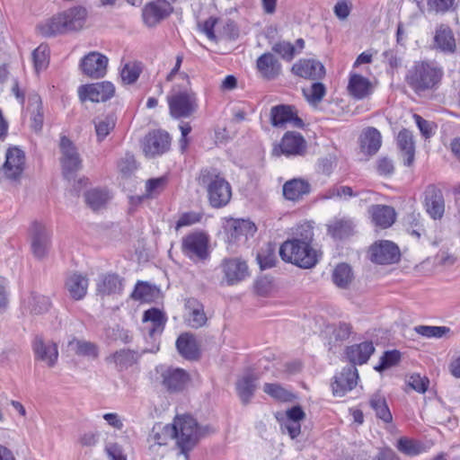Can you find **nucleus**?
I'll return each instance as SVG.
<instances>
[{
  "mask_svg": "<svg viewBox=\"0 0 460 460\" xmlns=\"http://www.w3.org/2000/svg\"><path fill=\"white\" fill-rule=\"evenodd\" d=\"M173 439L180 453L189 459V454L199 444L201 438L208 433V427L200 426L198 421L189 414L176 415L172 423Z\"/></svg>",
  "mask_w": 460,
  "mask_h": 460,
  "instance_id": "obj_1",
  "label": "nucleus"
},
{
  "mask_svg": "<svg viewBox=\"0 0 460 460\" xmlns=\"http://www.w3.org/2000/svg\"><path fill=\"white\" fill-rule=\"evenodd\" d=\"M313 237V228L306 227L305 237L284 242L279 248L282 260L304 269L314 267L318 261L319 255L311 246Z\"/></svg>",
  "mask_w": 460,
  "mask_h": 460,
  "instance_id": "obj_2",
  "label": "nucleus"
},
{
  "mask_svg": "<svg viewBox=\"0 0 460 460\" xmlns=\"http://www.w3.org/2000/svg\"><path fill=\"white\" fill-rule=\"evenodd\" d=\"M443 77V70L435 62L417 61L405 75V82L416 93L436 89Z\"/></svg>",
  "mask_w": 460,
  "mask_h": 460,
  "instance_id": "obj_3",
  "label": "nucleus"
},
{
  "mask_svg": "<svg viewBox=\"0 0 460 460\" xmlns=\"http://www.w3.org/2000/svg\"><path fill=\"white\" fill-rule=\"evenodd\" d=\"M86 16L85 8L74 7L40 23L37 29L45 37L79 31L84 27Z\"/></svg>",
  "mask_w": 460,
  "mask_h": 460,
  "instance_id": "obj_4",
  "label": "nucleus"
},
{
  "mask_svg": "<svg viewBox=\"0 0 460 460\" xmlns=\"http://www.w3.org/2000/svg\"><path fill=\"white\" fill-rule=\"evenodd\" d=\"M187 85H174L167 95L169 113L175 119H186L192 116L198 110V101L195 92L190 87V81L186 74Z\"/></svg>",
  "mask_w": 460,
  "mask_h": 460,
  "instance_id": "obj_5",
  "label": "nucleus"
},
{
  "mask_svg": "<svg viewBox=\"0 0 460 460\" xmlns=\"http://www.w3.org/2000/svg\"><path fill=\"white\" fill-rule=\"evenodd\" d=\"M199 181V184L206 186L208 200L212 207L222 208L230 201L231 186L216 170H202Z\"/></svg>",
  "mask_w": 460,
  "mask_h": 460,
  "instance_id": "obj_6",
  "label": "nucleus"
},
{
  "mask_svg": "<svg viewBox=\"0 0 460 460\" xmlns=\"http://www.w3.org/2000/svg\"><path fill=\"white\" fill-rule=\"evenodd\" d=\"M59 149L62 173L66 179H70L82 169L83 160L75 145L66 136L60 138Z\"/></svg>",
  "mask_w": 460,
  "mask_h": 460,
  "instance_id": "obj_7",
  "label": "nucleus"
},
{
  "mask_svg": "<svg viewBox=\"0 0 460 460\" xmlns=\"http://www.w3.org/2000/svg\"><path fill=\"white\" fill-rule=\"evenodd\" d=\"M25 154L17 146L9 147L5 152V161L0 172L7 181L19 183L25 170Z\"/></svg>",
  "mask_w": 460,
  "mask_h": 460,
  "instance_id": "obj_8",
  "label": "nucleus"
},
{
  "mask_svg": "<svg viewBox=\"0 0 460 460\" xmlns=\"http://www.w3.org/2000/svg\"><path fill=\"white\" fill-rule=\"evenodd\" d=\"M181 250L187 257L194 261L207 260L209 256L208 235L201 232L186 235L182 239Z\"/></svg>",
  "mask_w": 460,
  "mask_h": 460,
  "instance_id": "obj_9",
  "label": "nucleus"
},
{
  "mask_svg": "<svg viewBox=\"0 0 460 460\" xmlns=\"http://www.w3.org/2000/svg\"><path fill=\"white\" fill-rule=\"evenodd\" d=\"M171 146L170 135L161 129L149 132L143 139L142 149L146 157H155L166 153Z\"/></svg>",
  "mask_w": 460,
  "mask_h": 460,
  "instance_id": "obj_10",
  "label": "nucleus"
},
{
  "mask_svg": "<svg viewBox=\"0 0 460 460\" xmlns=\"http://www.w3.org/2000/svg\"><path fill=\"white\" fill-rule=\"evenodd\" d=\"M31 249L34 257L44 259L50 248V233L46 226L40 222H33L29 230Z\"/></svg>",
  "mask_w": 460,
  "mask_h": 460,
  "instance_id": "obj_11",
  "label": "nucleus"
},
{
  "mask_svg": "<svg viewBox=\"0 0 460 460\" xmlns=\"http://www.w3.org/2000/svg\"><path fill=\"white\" fill-rule=\"evenodd\" d=\"M115 93L114 85L108 81L82 85L78 89L81 101L86 100L93 102H106Z\"/></svg>",
  "mask_w": 460,
  "mask_h": 460,
  "instance_id": "obj_12",
  "label": "nucleus"
},
{
  "mask_svg": "<svg viewBox=\"0 0 460 460\" xmlns=\"http://www.w3.org/2000/svg\"><path fill=\"white\" fill-rule=\"evenodd\" d=\"M370 259L377 264H391L400 258V251L396 244L390 241L375 243L369 249Z\"/></svg>",
  "mask_w": 460,
  "mask_h": 460,
  "instance_id": "obj_13",
  "label": "nucleus"
},
{
  "mask_svg": "<svg viewBox=\"0 0 460 460\" xmlns=\"http://www.w3.org/2000/svg\"><path fill=\"white\" fill-rule=\"evenodd\" d=\"M270 122L273 127L283 128L288 123L295 128H301L304 122L299 118L293 106L280 104L273 106L270 110Z\"/></svg>",
  "mask_w": 460,
  "mask_h": 460,
  "instance_id": "obj_14",
  "label": "nucleus"
},
{
  "mask_svg": "<svg viewBox=\"0 0 460 460\" xmlns=\"http://www.w3.org/2000/svg\"><path fill=\"white\" fill-rule=\"evenodd\" d=\"M108 58L99 52H90L80 63L82 72L91 78H102L106 75Z\"/></svg>",
  "mask_w": 460,
  "mask_h": 460,
  "instance_id": "obj_15",
  "label": "nucleus"
},
{
  "mask_svg": "<svg viewBox=\"0 0 460 460\" xmlns=\"http://www.w3.org/2000/svg\"><path fill=\"white\" fill-rule=\"evenodd\" d=\"M172 10V6L166 1L156 0L150 2L145 5L142 11L144 22L148 27H154L165 19Z\"/></svg>",
  "mask_w": 460,
  "mask_h": 460,
  "instance_id": "obj_16",
  "label": "nucleus"
},
{
  "mask_svg": "<svg viewBox=\"0 0 460 460\" xmlns=\"http://www.w3.org/2000/svg\"><path fill=\"white\" fill-rule=\"evenodd\" d=\"M183 319L185 324L190 328L199 329L203 327L208 322L203 304L195 298L187 299Z\"/></svg>",
  "mask_w": 460,
  "mask_h": 460,
  "instance_id": "obj_17",
  "label": "nucleus"
},
{
  "mask_svg": "<svg viewBox=\"0 0 460 460\" xmlns=\"http://www.w3.org/2000/svg\"><path fill=\"white\" fill-rule=\"evenodd\" d=\"M358 373L354 366L344 367L339 376H335L332 384L334 396L342 397L351 391L358 384Z\"/></svg>",
  "mask_w": 460,
  "mask_h": 460,
  "instance_id": "obj_18",
  "label": "nucleus"
},
{
  "mask_svg": "<svg viewBox=\"0 0 460 460\" xmlns=\"http://www.w3.org/2000/svg\"><path fill=\"white\" fill-rule=\"evenodd\" d=\"M225 279L228 285L236 284L248 275V266L244 261L237 258L225 259L221 263Z\"/></svg>",
  "mask_w": 460,
  "mask_h": 460,
  "instance_id": "obj_19",
  "label": "nucleus"
},
{
  "mask_svg": "<svg viewBox=\"0 0 460 460\" xmlns=\"http://www.w3.org/2000/svg\"><path fill=\"white\" fill-rule=\"evenodd\" d=\"M36 359L43 361L49 367L56 365L58 358V345L51 341H44L40 337L35 338L32 344Z\"/></svg>",
  "mask_w": 460,
  "mask_h": 460,
  "instance_id": "obj_20",
  "label": "nucleus"
},
{
  "mask_svg": "<svg viewBox=\"0 0 460 460\" xmlns=\"http://www.w3.org/2000/svg\"><path fill=\"white\" fill-rule=\"evenodd\" d=\"M425 208L427 213L433 219H440L445 212V200L442 191L435 187L429 185L425 190Z\"/></svg>",
  "mask_w": 460,
  "mask_h": 460,
  "instance_id": "obj_21",
  "label": "nucleus"
},
{
  "mask_svg": "<svg viewBox=\"0 0 460 460\" xmlns=\"http://www.w3.org/2000/svg\"><path fill=\"white\" fill-rule=\"evenodd\" d=\"M292 72L300 77L316 80L324 76L325 68L319 61L303 59L294 64Z\"/></svg>",
  "mask_w": 460,
  "mask_h": 460,
  "instance_id": "obj_22",
  "label": "nucleus"
},
{
  "mask_svg": "<svg viewBox=\"0 0 460 460\" xmlns=\"http://www.w3.org/2000/svg\"><path fill=\"white\" fill-rule=\"evenodd\" d=\"M279 147L286 155H302L306 149V141L300 133L288 131L284 134Z\"/></svg>",
  "mask_w": 460,
  "mask_h": 460,
  "instance_id": "obj_23",
  "label": "nucleus"
},
{
  "mask_svg": "<svg viewBox=\"0 0 460 460\" xmlns=\"http://www.w3.org/2000/svg\"><path fill=\"white\" fill-rule=\"evenodd\" d=\"M163 385L170 392L182 390L190 380L189 374L181 368H168L162 373Z\"/></svg>",
  "mask_w": 460,
  "mask_h": 460,
  "instance_id": "obj_24",
  "label": "nucleus"
},
{
  "mask_svg": "<svg viewBox=\"0 0 460 460\" xmlns=\"http://www.w3.org/2000/svg\"><path fill=\"white\" fill-rule=\"evenodd\" d=\"M305 418V413L300 406H293L286 411V418L281 423L283 431H287L292 439L298 437L301 432V420Z\"/></svg>",
  "mask_w": 460,
  "mask_h": 460,
  "instance_id": "obj_25",
  "label": "nucleus"
},
{
  "mask_svg": "<svg viewBox=\"0 0 460 460\" xmlns=\"http://www.w3.org/2000/svg\"><path fill=\"white\" fill-rule=\"evenodd\" d=\"M166 318L164 313L157 308L146 310L143 315L144 330L151 338L161 334L164 331Z\"/></svg>",
  "mask_w": 460,
  "mask_h": 460,
  "instance_id": "obj_26",
  "label": "nucleus"
},
{
  "mask_svg": "<svg viewBox=\"0 0 460 460\" xmlns=\"http://www.w3.org/2000/svg\"><path fill=\"white\" fill-rule=\"evenodd\" d=\"M375 347L371 341H364L359 344H354L346 349V356L351 366L363 365L367 362L370 356L374 353Z\"/></svg>",
  "mask_w": 460,
  "mask_h": 460,
  "instance_id": "obj_27",
  "label": "nucleus"
},
{
  "mask_svg": "<svg viewBox=\"0 0 460 460\" xmlns=\"http://www.w3.org/2000/svg\"><path fill=\"white\" fill-rule=\"evenodd\" d=\"M173 429L172 424L155 423L148 436L149 449L155 450L156 447L166 446L173 439Z\"/></svg>",
  "mask_w": 460,
  "mask_h": 460,
  "instance_id": "obj_28",
  "label": "nucleus"
},
{
  "mask_svg": "<svg viewBox=\"0 0 460 460\" xmlns=\"http://www.w3.org/2000/svg\"><path fill=\"white\" fill-rule=\"evenodd\" d=\"M97 286V293L102 296L118 294L122 291L123 279L118 274L109 273L100 276Z\"/></svg>",
  "mask_w": 460,
  "mask_h": 460,
  "instance_id": "obj_29",
  "label": "nucleus"
},
{
  "mask_svg": "<svg viewBox=\"0 0 460 460\" xmlns=\"http://www.w3.org/2000/svg\"><path fill=\"white\" fill-rule=\"evenodd\" d=\"M382 145L381 133L373 127L366 128L360 136L361 151L368 155L377 153Z\"/></svg>",
  "mask_w": 460,
  "mask_h": 460,
  "instance_id": "obj_30",
  "label": "nucleus"
},
{
  "mask_svg": "<svg viewBox=\"0 0 460 460\" xmlns=\"http://www.w3.org/2000/svg\"><path fill=\"white\" fill-rule=\"evenodd\" d=\"M65 287L73 299L81 300L86 295L88 279L82 274L73 273L67 277Z\"/></svg>",
  "mask_w": 460,
  "mask_h": 460,
  "instance_id": "obj_31",
  "label": "nucleus"
},
{
  "mask_svg": "<svg viewBox=\"0 0 460 460\" xmlns=\"http://www.w3.org/2000/svg\"><path fill=\"white\" fill-rule=\"evenodd\" d=\"M397 145L403 158V164L411 166L414 161L415 147L412 134L407 129H402L397 136Z\"/></svg>",
  "mask_w": 460,
  "mask_h": 460,
  "instance_id": "obj_32",
  "label": "nucleus"
},
{
  "mask_svg": "<svg viewBox=\"0 0 460 460\" xmlns=\"http://www.w3.org/2000/svg\"><path fill=\"white\" fill-rule=\"evenodd\" d=\"M257 69L262 77L274 79L280 73V64L271 53H264L257 59Z\"/></svg>",
  "mask_w": 460,
  "mask_h": 460,
  "instance_id": "obj_33",
  "label": "nucleus"
},
{
  "mask_svg": "<svg viewBox=\"0 0 460 460\" xmlns=\"http://www.w3.org/2000/svg\"><path fill=\"white\" fill-rule=\"evenodd\" d=\"M258 376L253 373H247L236 382V391L243 404L250 402L256 390Z\"/></svg>",
  "mask_w": 460,
  "mask_h": 460,
  "instance_id": "obj_34",
  "label": "nucleus"
},
{
  "mask_svg": "<svg viewBox=\"0 0 460 460\" xmlns=\"http://www.w3.org/2000/svg\"><path fill=\"white\" fill-rule=\"evenodd\" d=\"M310 192V184L302 179L288 181L283 186V195L287 199L298 200Z\"/></svg>",
  "mask_w": 460,
  "mask_h": 460,
  "instance_id": "obj_35",
  "label": "nucleus"
},
{
  "mask_svg": "<svg viewBox=\"0 0 460 460\" xmlns=\"http://www.w3.org/2000/svg\"><path fill=\"white\" fill-rule=\"evenodd\" d=\"M179 353L187 359H196L199 357V348L195 337L190 333H183L176 341Z\"/></svg>",
  "mask_w": 460,
  "mask_h": 460,
  "instance_id": "obj_36",
  "label": "nucleus"
},
{
  "mask_svg": "<svg viewBox=\"0 0 460 460\" xmlns=\"http://www.w3.org/2000/svg\"><path fill=\"white\" fill-rule=\"evenodd\" d=\"M372 220L382 228H387L395 220V211L393 208L385 205H376L370 209Z\"/></svg>",
  "mask_w": 460,
  "mask_h": 460,
  "instance_id": "obj_37",
  "label": "nucleus"
},
{
  "mask_svg": "<svg viewBox=\"0 0 460 460\" xmlns=\"http://www.w3.org/2000/svg\"><path fill=\"white\" fill-rule=\"evenodd\" d=\"M348 90L354 98L360 100L370 93L371 83L367 78L354 74L350 75Z\"/></svg>",
  "mask_w": 460,
  "mask_h": 460,
  "instance_id": "obj_38",
  "label": "nucleus"
},
{
  "mask_svg": "<svg viewBox=\"0 0 460 460\" xmlns=\"http://www.w3.org/2000/svg\"><path fill=\"white\" fill-rule=\"evenodd\" d=\"M51 306L49 297L37 292H31L26 301V307L31 314H42L47 313Z\"/></svg>",
  "mask_w": 460,
  "mask_h": 460,
  "instance_id": "obj_39",
  "label": "nucleus"
},
{
  "mask_svg": "<svg viewBox=\"0 0 460 460\" xmlns=\"http://www.w3.org/2000/svg\"><path fill=\"white\" fill-rule=\"evenodd\" d=\"M435 43L443 51L454 52L456 41L452 31L445 25H441L436 32Z\"/></svg>",
  "mask_w": 460,
  "mask_h": 460,
  "instance_id": "obj_40",
  "label": "nucleus"
},
{
  "mask_svg": "<svg viewBox=\"0 0 460 460\" xmlns=\"http://www.w3.org/2000/svg\"><path fill=\"white\" fill-rule=\"evenodd\" d=\"M93 124L98 141H102L114 128L116 117L114 114L100 116L93 119Z\"/></svg>",
  "mask_w": 460,
  "mask_h": 460,
  "instance_id": "obj_41",
  "label": "nucleus"
},
{
  "mask_svg": "<svg viewBox=\"0 0 460 460\" xmlns=\"http://www.w3.org/2000/svg\"><path fill=\"white\" fill-rule=\"evenodd\" d=\"M256 232V226L253 223L248 220H236L234 222L233 226L229 231V239L231 241H237L242 236H244L247 239L248 235H253Z\"/></svg>",
  "mask_w": 460,
  "mask_h": 460,
  "instance_id": "obj_42",
  "label": "nucleus"
},
{
  "mask_svg": "<svg viewBox=\"0 0 460 460\" xmlns=\"http://www.w3.org/2000/svg\"><path fill=\"white\" fill-rule=\"evenodd\" d=\"M143 66L138 61H129L123 65L120 70V78L124 84H135L140 74L142 73Z\"/></svg>",
  "mask_w": 460,
  "mask_h": 460,
  "instance_id": "obj_43",
  "label": "nucleus"
},
{
  "mask_svg": "<svg viewBox=\"0 0 460 460\" xmlns=\"http://www.w3.org/2000/svg\"><path fill=\"white\" fill-rule=\"evenodd\" d=\"M369 404L375 411L376 416L378 419L384 420L386 423L392 421L393 416L384 396L379 394H373L370 398Z\"/></svg>",
  "mask_w": 460,
  "mask_h": 460,
  "instance_id": "obj_44",
  "label": "nucleus"
},
{
  "mask_svg": "<svg viewBox=\"0 0 460 460\" xmlns=\"http://www.w3.org/2000/svg\"><path fill=\"white\" fill-rule=\"evenodd\" d=\"M107 361L114 363L119 370H123L132 366L137 361V356L132 350L120 349L107 358Z\"/></svg>",
  "mask_w": 460,
  "mask_h": 460,
  "instance_id": "obj_45",
  "label": "nucleus"
},
{
  "mask_svg": "<svg viewBox=\"0 0 460 460\" xmlns=\"http://www.w3.org/2000/svg\"><path fill=\"white\" fill-rule=\"evenodd\" d=\"M29 110L31 111L32 124L31 127L35 131L41 129L43 125V112L40 97L33 94L29 98Z\"/></svg>",
  "mask_w": 460,
  "mask_h": 460,
  "instance_id": "obj_46",
  "label": "nucleus"
},
{
  "mask_svg": "<svg viewBox=\"0 0 460 460\" xmlns=\"http://www.w3.org/2000/svg\"><path fill=\"white\" fill-rule=\"evenodd\" d=\"M352 279L353 273L349 264L341 263L335 267L332 272V280L337 287L346 288Z\"/></svg>",
  "mask_w": 460,
  "mask_h": 460,
  "instance_id": "obj_47",
  "label": "nucleus"
},
{
  "mask_svg": "<svg viewBox=\"0 0 460 460\" xmlns=\"http://www.w3.org/2000/svg\"><path fill=\"white\" fill-rule=\"evenodd\" d=\"M353 231V224L349 219H337L328 225V233L335 239L349 236Z\"/></svg>",
  "mask_w": 460,
  "mask_h": 460,
  "instance_id": "obj_48",
  "label": "nucleus"
},
{
  "mask_svg": "<svg viewBox=\"0 0 460 460\" xmlns=\"http://www.w3.org/2000/svg\"><path fill=\"white\" fill-rule=\"evenodd\" d=\"M84 196L86 203L93 210L102 208L111 199L107 190L100 189L90 190Z\"/></svg>",
  "mask_w": 460,
  "mask_h": 460,
  "instance_id": "obj_49",
  "label": "nucleus"
},
{
  "mask_svg": "<svg viewBox=\"0 0 460 460\" xmlns=\"http://www.w3.org/2000/svg\"><path fill=\"white\" fill-rule=\"evenodd\" d=\"M69 347L78 356L96 358L98 357V348L94 343L85 341L73 340L69 342Z\"/></svg>",
  "mask_w": 460,
  "mask_h": 460,
  "instance_id": "obj_50",
  "label": "nucleus"
},
{
  "mask_svg": "<svg viewBox=\"0 0 460 460\" xmlns=\"http://www.w3.org/2000/svg\"><path fill=\"white\" fill-rule=\"evenodd\" d=\"M34 69L37 73L46 69L49 63V49L46 44H40L31 54Z\"/></svg>",
  "mask_w": 460,
  "mask_h": 460,
  "instance_id": "obj_51",
  "label": "nucleus"
},
{
  "mask_svg": "<svg viewBox=\"0 0 460 460\" xmlns=\"http://www.w3.org/2000/svg\"><path fill=\"white\" fill-rule=\"evenodd\" d=\"M303 93L311 105L316 106L325 95L326 88L323 84L315 82L309 87L303 88Z\"/></svg>",
  "mask_w": 460,
  "mask_h": 460,
  "instance_id": "obj_52",
  "label": "nucleus"
},
{
  "mask_svg": "<svg viewBox=\"0 0 460 460\" xmlns=\"http://www.w3.org/2000/svg\"><path fill=\"white\" fill-rule=\"evenodd\" d=\"M415 332L426 338H442L450 332L447 326H428L419 325L414 328Z\"/></svg>",
  "mask_w": 460,
  "mask_h": 460,
  "instance_id": "obj_53",
  "label": "nucleus"
},
{
  "mask_svg": "<svg viewBox=\"0 0 460 460\" xmlns=\"http://www.w3.org/2000/svg\"><path fill=\"white\" fill-rule=\"evenodd\" d=\"M263 391L272 398L283 402L289 401L292 397V394L279 384L266 383Z\"/></svg>",
  "mask_w": 460,
  "mask_h": 460,
  "instance_id": "obj_54",
  "label": "nucleus"
},
{
  "mask_svg": "<svg viewBox=\"0 0 460 460\" xmlns=\"http://www.w3.org/2000/svg\"><path fill=\"white\" fill-rule=\"evenodd\" d=\"M401 359V353L398 350H388L384 353L380 358V363L375 367L378 372H382L391 367L395 366Z\"/></svg>",
  "mask_w": 460,
  "mask_h": 460,
  "instance_id": "obj_55",
  "label": "nucleus"
},
{
  "mask_svg": "<svg viewBox=\"0 0 460 460\" xmlns=\"http://www.w3.org/2000/svg\"><path fill=\"white\" fill-rule=\"evenodd\" d=\"M154 290L147 283L138 281L131 294L134 300L149 302L153 298Z\"/></svg>",
  "mask_w": 460,
  "mask_h": 460,
  "instance_id": "obj_56",
  "label": "nucleus"
},
{
  "mask_svg": "<svg viewBox=\"0 0 460 460\" xmlns=\"http://www.w3.org/2000/svg\"><path fill=\"white\" fill-rule=\"evenodd\" d=\"M166 183L165 176L148 180L146 183V195L150 198L155 197L164 190Z\"/></svg>",
  "mask_w": 460,
  "mask_h": 460,
  "instance_id": "obj_57",
  "label": "nucleus"
},
{
  "mask_svg": "<svg viewBox=\"0 0 460 460\" xmlns=\"http://www.w3.org/2000/svg\"><path fill=\"white\" fill-rule=\"evenodd\" d=\"M118 168L123 176L128 177L131 175L132 172L137 169L135 157L132 155L127 154L119 161Z\"/></svg>",
  "mask_w": 460,
  "mask_h": 460,
  "instance_id": "obj_58",
  "label": "nucleus"
},
{
  "mask_svg": "<svg viewBox=\"0 0 460 460\" xmlns=\"http://www.w3.org/2000/svg\"><path fill=\"white\" fill-rule=\"evenodd\" d=\"M272 50L281 56L282 58L290 61L295 56V47L288 41H280L272 47Z\"/></svg>",
  "mask_w": 460,
  "mask_h": 460,
  "instance_id": "obj_59",
  "label": "nucleus"
},
{
  "mask_svg": "<svg viewBox=\"0 0 460 460\" xmlns=\"http://www.w3.org/2000/svg\"><path fill=\"white\" fill-rule=\"evenodd\" d=\"M429 385V380L419 374L411 375L408 379V385L418 393L424 394Z\"/></svg>",
  "mask_w": 460,
  "mask_h": 460,
  "instance_id": "obj_60",
  "label": "nucleus"
},
{
  "mask_svg": "<svg viewBox=\"0 0 460 460\" xmlns=\"http://www.w3.org/2000/svg\"><path fill=\"white\" fill-rule=\"evenodd\" d=\"M218 23H222L217 18L209 17L202 24H199L200 30L206 34V36L213 41H217V36L215 34V26Z\"/></svg>",
  "mask_w": 460,
  "mask_h": 460,
  "instance_id": "obj_61",
  "label": "nucleus"
},
{
  "mask_svg": "<svg viewBox=\"0 0 460 460\" xmlns=\"http://www.w3.org/2000/svg\"><path fill=\"white\" fill-rule=\"evenodd\" d=\"M201 218L202 214L198 212L191 211L183 213L176 223V229L199 223L201 220Z\"/></svg>",
  "mask_w": 460,
  "mask_h": 460,
  "instance_id": "obj_62",
  "label": "nucleus"
},
{
  "mask_svg": "<svg viewBox=\"0 0 460 460\" xmlns=\"http://www.w3.org/2000/svg\"><path fill=\"white\" fill-rule=\"evenodd\" d=\"M258 262L262 270L271 268L275 265L276 257L270 249L266 252L261 251L257 254Z\"/></svg>",
  "mask_w": 460,
  "mask_h": 460,
  "instance_id": "obj_63",
  "label": "nucleus"
},
{
  "mask_svg": "<svg viewBox=\"0 0 460 460\" xmlns=\"http://www.w3.org/2000/svg\"><path fill=\"white\" fill-rule=\"evenodd\" d=\"M351 332V326L346 323H340L337 327L333 329L332 337L335 342H342L349 339Z\"/></svg>",
  "mask_w": 460,
  "mask_h": 460,
  "instance_id": "obj_64",
  "label": "nucleus"
}]
</instances>
